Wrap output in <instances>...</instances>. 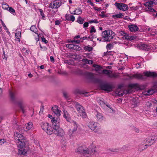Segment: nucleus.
I'll return each mask as SVG.
<instances>
[{"label":"nucleus","mask_w":157,"mask_h":157,"mask_svg":"<svg viewBox=\"0 0 157 157\" xmlns=\"http://www.w3.org/2000/svg\"><path fill=\"white\" fill-rule=\"evenodd\" d=\"M154 92L153 90H149L147 92H144V94L145 95H149L152 94Z\"/></svg>","instance_id":"c9c22d12"},{"label":"nucleus","mask_w":157,"mask_h":157,"mask_svg":"<svg viewBox=\"0 0 157 157\" xmlns=\"http://www.w3.org/2000/svg\"><path fill=\"white\" fill-rule=\"evenodd\" d=\"M113 47V44L110 43L107 44L106 48L107 49H111Z\"/></svg>","instance_id":"c03bdc74"},{"label":"nucleus","mask_w":157,"mask_h":157,"mask_svg":"<svg viewBox=\"0 0 157 157\" xmlns=\"http://www.w3.org/2000/svg\"><path fill=\"white\" fill-rule=\"evenodd\" d=\"M155 3V0H151L145 2L144 5L146 7V10L152 12H155V10L152 8L153 5L156 4Z\"/></svg>","instance_id":"39448f33"},{"label":"nucleus","mask_w":157,"mask_h":157,"mask_svg":"<svg viewBox=\"0 0 157 157\" xmlns=\"http://www.w3.org/2000/svg\"><path fill=\"white\" fill-rule=\"evenodd\" d=\"M87 50H88V51L90 52L92 50V48L89 47H87L86 48Z\"/></svg>","instance_id":"bf43d9fd"},{"label":"nucleus","mask_w":157,"mask_h":157,"mask_svg":"<svg viewBox=\"0 0 157 157\" xmlns=\"http://www.w3.org/2000/svg\"><path fill=\"white\" fill-rule=\"evenodd\" d=\"M84 21V19L81 17H79L77 19V22L80 24H82Z\"/></svg>","instance_id":"a19ab883"},{"label":"nucleus","mask_w":157,"mask_h":157,"mask_svg":"<svg viewBox=\"0 0 157 157\" xmlns=\"http://www.w3.org/2000/svg\"><path fill=\"white\" fill-rule=\"evenodd\" d=\"M103 102V104H104V105H105L107 107H108L110 108V109H111V105L107 103H104L103 102Z\"/></svg>","instance_id":"4d7b16f0"},{"label":"nucleus","mask_w":157,"mask_h":157,"mask_svg":"<svg viewBox=\"0 0 157 157\" xmlns=\"http://www.w3.org/2000/svg\"><path fill=\"white\" fill-rule=\"evenodd\" d=\"M60 21L59 20H56L55 21V25H58L60 23Z\"/></svg>","instance_id":"680f3d73"},{"label":"nucleus","mask_w":157,"mask_h":157,"mask_svg":"<svg viewBox=\"0 0 157 157\" xmlns=\"http://www.w3.org/2000/svg\"><path fill=\"white\" fill-rule=\"evenodd\" d=\"M102 73L105 75L110 78H117L119 77L118 74L116 73H113L112 71L106 69H104L102 71Z\"/></svg>","instance_id":"423d86ee"},{"label":"nucleus","mask_w":157,"mask_h":157,"mask_svg":"<svg viewBox=\"0 0 157 157\" xmlns=\"http://www.w3.org/2000/svg\"><path fill=\"white\" fill-rule=\"evenodd\" d=\"M136 36H133L127 33L125 37V40H126L131 41L136 38Z\"/></svg>","instance_id":"5701e85b"},{"label":"nucleus","mask_w":157,"mask_h":157,"mask_svg":"<svg viewBox=\"0 0 157 157\" xmlns=\"http://www.w3.org/2000/svg\"><path fill=\"white\" fill-rule=\"evenodd\" d=\"M42 41L45 43V44H47L48 42V41L46 40L44 37H42L41 38Z\"/></svg>","instance_id":"5fc2aeb1"},{"label":"nucleus","mask_w":157,"mask_h":157,"mask_svg":"<svg viewBox=\"0 0 157 157\" xmlns=\"http://www.w3.org/2000/svg\"><path fill=\"white\" fill-rule=\"evenodd\" d=\"M10 96L11 100L14 101L15 98V94L14 91H9Z\"/></svg>","instance_id":"2f4dec72"},{"label":"nucleus","mask_w":157,"mask_h":157,"mask_svg":"<svg viewBox=\"0 0 157 157\" xmlns=\"http://www.w3.org/2000/svg\"><path fill=\"white\" fill-rule=\"evenodd\" d=\"M4 140H0V145H2L4 143Z\"/></svg>","instance_id":"338daca9"},{"label":"nucleus","mask_w":157,"mask_h":157,"mask_svg":"<svg viewBox=\"0 0 157 157\" xmlns=\"http://www.w3.org/2000/svg\"><path fill=\"white\" fill-rule=\"evenodd\" d=\"M17 104L24 113V109L26 106V104L25 101L23 100H20L18 101Z\"/></svg>","instance_id":"2eb2a0df"},{"label":"nucleus","mask_w":157,"mask_h":157,"mask_svg":"<svg viewBox=\"0 0 157 157\" xmlns=\"http://www.w3.org/2000/svg\"><path fill=\"white\" fill-rule=\"evenodd\" d=\"M75 106L80 115L83 118H85L86 117V114L83 108L79 104L77 103H76Z\"/></svg>","instance_id":"0eeeda50"},{"label":"nucleus","mask_w":157,"mask_h":157,"mask_svg":"<svg viewBox=\"0 0 157 157\" xmlns=\"http://www.w3.org/2000/svg\"><path fill=\"white\" fill-rule=\"evenodd\" d=\"M143 74L144 76L147 77H157V74L155 72H151L150 71L144 72Z\"/></svg>","instance_id":"f3484780"},{"label":"nucleus","mask_w":157,"mask_h":157,"mask_svg":"<svg viewBox=\"0 0 157 157\" xmlns=\"http://www.w3.org/2000/svg\"><path fill=\"white\" fill-rule=\"evenodd\" d=\"M33 125V124L32 122H30L27 123L23 127L24 130L26 132L28 131L32 128Z\"/></svg>","instance_id":"dca6fc26"},{"label":"nucleus","mask_w":157,"mask_h":157,"mask_svg":"<svg viewBox=\"0 0 157 157\" xmlns=\"http://www.w3.org/2000/svg\"><path fill=\"white\" fill-rule=\"evenodd\" d=\"M63 112L64 117L66 118L67 121H70L71 120V118L70 115L68 114L67 111L65 110H63Z\"/></svg>","instance_id":"bb28decb"},{"label":"nucleus","mask_w":157,"mask_h":157,"mask_svg":"<svg viewBox=\"0 0 157 157\" xmlns=\"http://www.w3.org/2000/svg\"><path fill=\"white\" fill-rule=\"evenodd\" d=\"M41 127L48 134L51 135L53 133V130L48 123L47 122H42L41 124Z\"/></svg>","instance_id":"20e7f679"},{"label":"nucleus","mask_w":157,"mask_h":157,"mask_svg":"<svg viewBox=\"0 0 157 157\" xmlns=\"http://www.w3.org/2000/svg\"><path fill=\"white\" fill-rule=\"evenodd\" d=\"M134 130L135 132L136 133H139V130L137 128H134Z\"/></svg>","instance_id":"0e129e2a"},{"label":"nucleus","mask_w":157,"mask_h":157,"mask_svg":"<svg viewBox=\"0 0 157 157\" xmlns=\"http://www.w3.org/2000/svg\"><path fill=\"white\" fill-rule=\"evenodd\" d=\"M95 151V150L94 149L91 150L90 148H87L85 147L82 154L84 155H89L94 153Z\"/></svg>","instance_id":"4468645a"},{"label":"nucleus","mask_w":157,"mask_h":157,"mask_svg":"<svg viewBox=\"0 0 157 157\" xmlns=\"http://www.w3.org/2000/svg\"><path fill=\"white\" fill-rule=\"evenodd\" d=\"M123 90H121L120 88H118L116 91V93L119 96H121L123 95Z\"/></svg>","instance_id":"7c9ffc66"},{"label":"nucleus","mask_w":157,"mask_h":157,"mask_svg":"<svg viewBox=\"0 0 157 157\" xmlns=\"http://www.w3.org/2000/svg\"><path fill=\"white\" fill-rule=\"evenodd\" d=\"M91 29L90 31V33H95L96 32V30L95 29V27L94 26H91Z\"/></svg>","instance_id":"49530a36"},{"label":"nucleus","mask_w":157,"mask_h":157,"mask_svg":"<svg viewBox=\"0 0 157 157\" xmlns=\"http://www.w3.org/2000/svg\"><path fill=\"white\" fill-rule=\"evenodd\" d=\"M89 23L88 22H85L83 24V28H85L88 26Z\"/></svg>","instance_id":"6e6d98bb"},{"label":"nucleus","mask_w":157,"mask_h":157,"mask_svg":"<svg viewBox=\"0 0 157 157\" xmlns=\"http://www.w3.org/2000/svg\"><path fill=\"white\" fill-rule=\"evenodd\" d=\"M94 9L95 10H97V11H100L101 9V8H98L97 7H94Z\"/></svg>","instance_id":"69168bd1"},{"label":"nucleus","mask_w":157,"mask_h":157,"mask_svg":"<svg viewBox=\"0 0 157 157\" xmlns=\"http://www.w3.org/2000/svg\"><path fill=\"white\" fill-rule=\"evenodd\" d=\"M156 139V138H155V136L148 137L144 141L145 142L144 143L147 144L148 146H151L155 142Z\"/></svg>","instance_id":"f8f14e48"},{"label":"nucleus","mask_w":157,"mask_h":157,"mask_svg":"<svg viewBox=\"0 0 157 157\" xmlns=\"http://www.w3.org/2000/svg\"><path fill=\"white\" fill-rule=\"evenodd\" d=\"M115 5L118 9L121 10L125 11L128 10V6L123 3L116 2Z\"/></svg>","instance_id":"6e6552de"},{"label":"nucleus","mask_w":157,"mask_h":157,"mask_svg":"<svg viewBox=\"0 0 157 157\" xmlns=\"http://www.w3.org/2000/svg\"><path fill=\"white\" fill-rule=\"evenodd\" d=\"M93 67H95L96 70L99 71V69H100V67L97 65H94Z\"/></svg>","instance_id":"09e8293b"},{"label":"nucleus","mask_w":157,"mask_h":157,"mask_svg":"<svg viewBox=\"0 0 157 157\" xmlns=\"http://www.w3.org/2000/svg\"><path fill=\"white\" fill-rule=\"evenodd\" d=\"M96 112V117L97 121H101L103 120L104 118L103 115L98 112L97 111Z\"/></svg>","instance_id":"412c9836"},{"label":"nucleus","mask_w":157,"mask_h":157,"mask_svg":"<svg viewBox=\"0 0 157 157\" xmlns=\"http://www.w3.org/2000/svg\"><path fill=\"white\" fill-rule=\"evenodd\" d=\"M59 126V122H58V123H53V124H52L53 133L55 131H57L59 129L61 128H60Z\"/></svg>","instance_id":"a878e982"},{"label":"nucleus","mask_w":157,"mask_h":157,"mask_svg":"<svg viewBox=\"0 0 157 157\" xmlns=\"http://www.w3.org/2000/svg\"><path fill=\"white\" fill-rule=\"evenodd\" d=\"M100 88L105 91L109 92L112 90V87L108 84L102 83L100 86Z\"/></svg>","instance_id":"9b49d317"},{"label":"nucleus","mask_w":157,"mask_h":157,"mask_svg":"<svg viewBox=\"0 0 157 157\" xmlns=\"http://www.w3.org/2000/svg\"><path fill=\"white\" fill-rule=\"evenodd\" d=\"M128 27L131 32L138 31L139 29L138 27L134 25H128Z\"/></svg>","instance_id":"6ab92c4d"},{"label":"nucleus","mask_w":157,"mask_h":157,"mask_svg":"<svg viewBox=\"0 0 157 157\" xmlns=\"http://www.w3.org/2000/svg\"><path fill=\"white\" fill-rule=\"evenodd\" d=\"M123 91V94H128V90H124Z\"/></svg>","instance_id":"774afa93"},{"label":"nucleus","mask_w":157,"mask_h":157,"mask_svg":"<svg viewBox=\"0 0 157 157\" xmlns=\"http://www.w3.org/2000/svg\"><path fill=\"white\" fill-rule=\"evenodd\" d=\"M21 33V32L18 31L17 33H15V36L19 41L20 40Z\"/></svg>","instance_id":"e433bc0d"},{"label":"nucleus","mask_w":157,"mask_h":157,"mask_svg":"<svg viewBox=\"0 0 157 157\" xmlns=\"http://www.w3.org/2000/svg\"><path fill=\"white\" fill-rule=\"evenodd\" d=\"M138 47L139 49L144 50H147L150 48L147 45L144 44H140Z\"/></svg>","instance_id":"b1692460"},{"label":"nucleus","mask_w":157,"mask_h":157,"mask_svg":"<svg viewBox=\"0 0 157 157\" xmlns=\"http://www.w3.org/2000/svg\"><path fill=\"white\" fill-rule=\"evenodd\" d=\"M8 9L7 10H8L10 13H12L13 15L15 14V10L11 7H9Z\"/></svg>","instance_id":"ea45409f"},{"label":"nucleus","mask_w":157,"mask_h":157,"mask_svg":"<svg viewBox=\"0 0 157 157\" xmlns=\"http://www.w3.org/2000/svg\"><path fill=\"white\" fill-rule=\"evenodd\" d=\"M74 12H75V13H71V14H73L80 15L82 13V11L81 9L78 8L75 10L74 11Z\"/></svg>","instance_id":"72a5a7b5"},{"label":"nucleus","mask_w":157,"mask_h":157,"mask_svg":"<svg viewBox=\"0 0 157 157\" xmlns=\"http://www.w3.org/2000/svg\"><path fill=\"white\" fill-rule=\"evenodd\" d=\"M66 19L68 21H74L75 20V17L73 15H68L66 17Z\"/></svg>","instance_id":"473e14b6"},{"label":"nucleus","mask_w":157,"mask_h":157,"mask_svg":"<svg viewBox=\"0 0 157 157\" xmlns=\"http://www.w3.org/2000/svg\"><path fill=\"white\" fill-rule=\"evenodd\" d=\"M0 21H1V22L2 25V26H3V27L4 28V29H7V28L6 25H5L4 23V22H3V21H2V19H0Z\"/></svg>","instance_id":"603ef678"},{"label":"nucleus","mask_w":157,"mask_h":157,"mask_svg":"<svg viewBox=\"0 0 157 157\" xmlns=\"http://www.w3.org/2000/svg\"><path fill=\"white\" fill-rule=\"evenodd\" d=\"M88 2L92 6H94V4L90 0H89L88 1Z\"/></svg>","instance_id":"052dcab7"},{"label":"nucleus","mask_w":157,"mask_h":157,"mask_svg":"<svg viewBox=\"0 0 157 157\" xmlns=\"http://www.w3.org/2000/svg\"><path fill=\"white\" fill-rule=\"evenodd\" d=\"M2 7L3 9L7 10L9 7V5H7L6 3L3 2L2 4Z\"/></svg>","instance_id":"58836bf2"},{"label":"nucleus","mask_w":157,"mask_h":157,"mask_svg":"<svg viewBox=\"0 0 157 157\" xmlns=\"http://www.w3.org/2000/svg\"><path fill=\"white\" fill-rule=\"evenodd\" d=\"M89 22L90 23H94L97 24L98 23V21L97 20L95 19L94 20H91Z\"/></svg>","instance_id":"8fccbe9b"},{"label":"nucleus","mask_w":157,"mask_h":157,"mask_svg":"<svg viewBox=\"0 0 157 157\" xmlns=\"http://www.w3.org/2000/svg\"><path fill=\"white\" fill-rule=\"evenodd\" d=\"M82 62L88 64H91L93 63V61L92 60H88L87 59H83L82 60Z\"/></svg>","instance_id":"f704fd0d"},{"label":"nucleus","mask_w":157,"mask_h":157,"mask_svg":"<svg viewBox=\"0 0 157 157\" xmlns=\"http://www.w3.org/2000/svg\"><path fill=\"white\" fill-rule=\"evenodd\" d=\"M148 145L146 144H140L139 145L138 149L139 151H142L146 149L148 146Z\"/></svg>","instance_id":"aec40b11"},{"label":"nucleus","mask_w":157,"mask_h":157,"mask_svg":"<svg viewBox=\"0 0 157 157\" xmlns=\"http://www.w3.org/2000/svg\"><path fill=\"white\" fill-rule=\"evenodd\" d=\"M3 59H5L6 60L7 59V57L6 56V55L5 54V52L4 51L3 52Z\"/></svg>","instance_id":"13d9d810"},{"label":"nucleus","mask_w":157,"mask_h":157,"mask_svg":"<svg viewBox=\"0 0 157 157\" xmlns=\"http://www.w3.org/2000/svg\"><path fill=\"white\" fill-rule=\"evenodd\" d=\"M109 53V52L107 51L106 52H104L103 56H107L108 55V53Z\"/></svg>","instance_id":"e2e57ef3"},{"label":"nucleus","mask_w":157,"mask_h":157,"mask_svg":"<svg viewBox=\"0 0 157 157\" xmlns=\"http://www.w3.org/2000/svg\"><path fill=\"white\" fill-rule=\"evenodd\" d=\"M86 75L89 79H92L93 78L94 75L92 73L87 72L86 73Z\"/></svg>","instance_id":"4c0bfd02"},{"label":"nucleus","mask_w":157,"mask_h":157,"mask_svg":"<svg viewBox=\"0 0 157 157\" xmlns=\"http://www.w3.org/2000/svg\"><path fill=\"white\" fill-rule=\"evenodd\" d=\"M105 12L104 11L101 12V13L99 14V16L101 17L102 18L106 17H107L106 15L105 14Z\"/></svg>","instance_id":"a18cd8bd"},{"label":"nucleus","mask_w":157,"mask_h":157,"mask_svg":"<svg viewBox=\"0 0 157 157\" xmlns=\"http://www.w3.org/2000/svg\"><path fill=\"white\" fill-rule=\"evenodd\" d=\"M88 127L95 132L99 133L101 130V127L97 122L93 121H90L87 124Z\"/></svg>","instance_id":"7ed1b4c3"},{"label":"nucleus","mask_w":157,"mask_h":157,"mask_svg":"<svg viewBox=\"0 0 157 157\" xmlns=\"http://www.w3.org/2000/svg\"><path fill=\"white\" fill-rule=\"evenodd\" d=\"M14 136L18 139L17 140V143H19L18 145V153L19 154L26 155L28 151V148L25 147V142L23 140V136L17 132L14 133Z\"/></svg>","instance_id":"f257e3e1"},{"label":"nucleus","mask_w":157,"mask_h":157,"mask_svg":"<svg viewBox=\"0 0 157 157\" xmlns=\"http://www.w3.org/2000/svg\"><path fill=\"white\" fill-rule=\"evenodd\" d=\"M30 30L36 33V32H37V29L35 25L32 26L30 28Z\"/></svg>","instance_id":"79ce46f5"},{"label":"nucleus","mask_w":157,"mask_h":157,"mask_svg":"<svg viewBox=\"0 0 157 157\" xmlns=\"http://www.w3.org/2000/svg\"><path fill=\"white\" fill-rule=\"evenodd\" d=\"M85 147V146H83L79 147L75 150V152L77 153L82 154Z\"/></svg>","instance_id":"cd10ccee"},{"label":"nucleus","mask_w":157,"mask_h":157,"mask_svg":"<svg viewBox=\"0 0 157 157\" xmlns=\"http://www.w3.org/2000/svg\"><path fill=\"white\" fill-rule=\"evenodd\" d=\"M115 34L111 30H105L102 32L101 36L103 41H110L113 39Z\"/></svg>","instance_id":"f03ea898"},{"label":"nucleus","mask_w":157,"mask_h":157,"mask_svg":"<svg viewBox=\"0 0 157 157\" xmlns=\"http://www.w3.org/2000/svg\"><path fill=\"white\" fill-rule=\"evenodd\" d=\"M74 128L73 130L70 129L69 130L68 132V135L71 139L74 135L75 132L76 131L77 128V125L76 122L75 121L73 122Z\"/></svg>","instance_id":"9d476101"},{"label":"nucleus","mask_w":157,"mask_h":157,"mask_svg":"<svg viewBox=\"0 0 157 157\" xmlns=\"http://www.w3.org/2000/svg\"><path fill=\"white\" fill-rule=\"evenodd\" d=\"M39 10L40 13V14L42 17V19H44L45 17L44 16V14L43 12V10L41 9H39Z\"/></svg>","instance_id":"37998d69"},{"label":"nucleus","mask_w":157,"mask_h":157,"mask_svg":"<svg viewBox=\"0 0 157 157\" xmlns=\"http://www.w3.org/2000/svg\"><path fill=\"white\" fill-rule=\"evenodd\" d=\"M131 79H133L134 78L138 79L144 80L146 78L144 76L141 74H134L130 77Z\"/></svg>","instance_id":"ddd939ff"},{"label":"nucleus","mask_w":157,"mask_h":157,"mask_svg":"<svg viewBox=\"0 0 157 157\" xmlns=\"http://www.w3.org/2000/svg\"><path fill=\"white\" fill-rule=\"evenodd\" d=\"M136 84H129L128 86L130 88H129L128 90H128V94L131 93L132 90V88L135 87L136 86Z\"/></svg>","instance_id":"c85d7f7f"},{"label":"nucleus","mask_w":157,"mask_h":157,"mask_svg":"<svg viewBox=\"0 0 157 157\" xmlns=\"http://www.w3.org/2000/svg\"><path fill=\"white\" fill-rule=\"evenodd\" d=\"M61 5V2L59 0H55L51 2L49 5V7L51 8L57 9Z\"/></svg>","instance_id":"1a4fd4ad"},{"label":"nucleus","mask_w":157,"mask_h":157,"mask_svg":"<svg viewBox=\"0 0 157 157\" xmlns=\"http://www.w3.org/2000/svg\"><path fill=\"white\" fill-rule=\"evenodd\" d=\"M51 121L52 123V124H53V123H58V122H59L55 117H52Z\"/></svg>","instance_id":"de8ad7c7"},{"label":"nucleus","mask_w":157,"mask_h":157,"mask_svg":"<svg viewBox=\"0 0 157 157\" xmlns=\"http://www.w3.org/2000/svg\"><path fill=\"white\" fill-rule=\"evenodd\" d=\"M66 47L68 48L69 49L75 50H77L79 48L78 46L71 44H67L66 45Z\"/></svg>","instance_id":"393cba45"},{"label":"nucleus","mask_w":157,"mask_h":157,"mask_svg":"<svg viewBox=\"0 0 157 157\" xmlns=\"http://www.w3.org/2000/svg\"><path fill=\"white\" fill-rule=\"evenodd\" d=\"M63 96L66 98H67L69 97L68 94L66 92H64L63 93Z\"/></svg>","instance_id":"864d4df0"},{"label":"nucleus","mask_w":157,"mask_h":157,"mask_svg":"<svg viewBox=\"0 0 157 157\" xmlns=\"http://www.w3.org/2000/svg\"><path fill=\"white\" fill-rule=\"evenodd\" d=\"M127 33H125L124 31H121L120 32V34L121 35H122L124 36L125 37L126 36V35Z\"/></svg>","instance_id":"3c124183"},{"label":"nucleus","mask_w":157,"mask_h":157,"mask_svg":"<svg viewBox=\"0 0 157 157\" xmlns=\"http://www.w3.org/2000/svg\"><path fill=\"white\" fill-rule=\"evenodd\" d=\"M123 15L122 13H120L117 14L113 15L112 16V17L114 19L121 18H122Z\"/></svg>","instance_id":"c756f323"},{"label":"nucleus","mask_w":157,"mask_h":157,"mask_svg":"<svg viewBox=\"0 0 157 157\" xmlns=\"http://www.w3.org/2000/svg\"><path fill=\"white\" fill-rule=\"evenodd\" d=\"M52 110L53 113L58 117L60 115L61 111L58 109L57 106H55L52 107Z\"/></svg>","instance_id":"a211bd4d"},{"label":"nucleus","mask_w":157,"mask_h":157,"mask_svg":"<svg viewBox=\"0 0 157 157\" xmlns=\"http://www.w3.org/2000/svg\"><path fill=\"white\" fill-rule=\"evenodd\" d=\"M54 133L57 136H63L64 133L63 129L61 128L57 131H55Z\"/></svg>","instance_id":"4be33fe9"}]
</instances>
